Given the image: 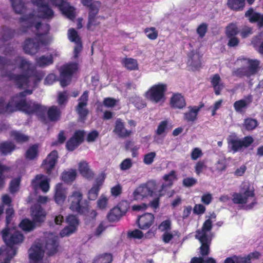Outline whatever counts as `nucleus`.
Returning <instances> with one entry per match:
<instances>
[{
	"mask_svg": "<svg viewBox=\"0 0 263 263\" xmlns=\"http://www.w3.org/2000/svg\"><path fill=\"white\" fill-rule=\"evenodd\" d=\"M156 156L155 152H150L145 154L143 158V162L146 165H150L153 162Z\"/></svg>",
	"mask_w": 263,
	"mask_h": 263,
	"instance_id": "64",
	"label": "nucleus"
},
{
	"mask_svg": "<svg viewBox=\"0 0 263 263\" xmlns=\"http://www.w3.org/2000/svg\"><path fill=\"white\" fill-rule=\"evenodd\" d=\"M105 180V175H102L97 177L91 188L88 192V198L90 200H95Z\"/></svg>",
	"mask_w": 263,
	"mask_h": 263,
	"instance_id": "19",
	"label": "nucleus"
},
{
	"mask_svg": "<svg viewBox=\"0 0 263 263\" xmlns=\"http://www.w3.org/2000/svg\"><path fill=\"white\" fill-rule=\"evenodd\" d=\"M167 85L165 83H158L152 86L145 93V97L154 103L164 102Z\"/></svg>",
	"mask_w": 263,
	"mask_h": 263,
	"instance_id": "3",
	"label": "nucleus"
},
{
	"mask_svg": "<svg viewBox=\"0 0 263 263\" xmlns=\"http://www.w3.org/2000/svg\"><path fill=\"white\" fill-rule=\"evenodd\" d=\"M80 144L74 140L72 138L70 137L66 143V148L69 152H72L76 149Z\"/></svg>",
	"mask_w": 263,
	"mask_h": 263,
	"instance_id": "58",
	"label": "nucleus"
},
{
	"mask_svg": "<svg viewBox=\"0 0 263 263\" xmlns=\"http://www.w3.org/2000/svg\"><path fill=\"white\" fill-rule=\"evenodd\" d=\"M44 251L38 245L32 246L29 250V257L31 263H39L43 257Z\"/></svg>",
	"mask_w": 263,
	"mask_h": 263,
	"instance_id": "23",
	"label": "nucleus"
},
{
	"mask_svg": "<svg viewBox=\"0 0 263 263\" xmlns=\"http://www.w3.org/2000/svg\"><path fill=\"white\" fill-rule=\"evenodd\" d=\"M258 125V122L256 119L251 118L245 119L243 123V126L247 130H252Z\"/></svg>",
	"mask_w": 263,
	"mask_h": 263,
	"instance_id": "53",
	"label": "nucleus"
},
{
	"mask_svg": "<svg viewBox=\"0 0 263 263\" xmlns=\"http://www.w3.org/2000/svg\"><path fill=\"white\" fill-rule=\"evenodd\" d=\"M10 169V167L3 165L0 162V188L3 187L5 183V177L3 176V173L9 171Z\"/></svg>",
	"mask_w": 263,
	"mask_h": 263,
	"instance_id": "60",
	"label": "nucleus"
},
{
	"mask_svg": "<svg viewBox=\"0 0 263 263\" xmlns=\"http://www.w3.org/2000/svg\"><path fill=\"white\" fill-rule=\"evenodd\" d=\"M12 65V60L4 57L0 55V71L1 76L3 78H7L10 81H14L15 79V74L12 70H8L7 68Z\"/></svg>",
	"mask_w": 263,
	"mask_h": 263,
	"instance_id": "13",
	"label": "nucleus"
},
{
	"mask_svg": "<svg viewBox=\"0 0 263 263\" xmlns=\"http://www.w3.org/2000/svg\"><path fill=\"white\" fill-rule=\"evenodd\" d=\"M38 156V145L33 144L30 146L25 153V157L28 160H33Z\"/></svg>",
	"mask_w": 263,
	"mask_h": 263,
	"instance_id": "50",
	"label": "nucleus"
},
{
	"mask_svg": "<svg viewBox=\"0 0 263 263\" xmlns=\"http://www.w3.org/2000/svg\"><path fill=\"white\" fill-rule=\"evenodd\" d=\"M85 132L83 130H77L71 137L74 140L80 144L84 141Z\"/></svg>",
	"mask_w": 263,
	"mask_h": 263,
	"instance_id": "59",
	"label": "nucleus"
},
{
	"mask_svg": "<svg viewBox=\"0 0 263 263\" xmlns=\"http://www.w3.org/2000/svg\"><path fill=\"white\" fill-rule=\"evenodd\" d=\"M189 59L187 64L192 67L193 70L199 69L201 67V56L194 50L191 51L187 54Z\"/></svg>",
	"mask_w": 263,
	"mask_h": 263,
	"instance_id": "26",
	"label": "nucleus"
},
{
	"mask_svg": "<svg viewBox=\"0 0 263 263\" xmlns=\"http://www.w3.org/2000/svg\"><path fill=\"white\" fill-rule=\"evenodd\" d=\"M122 64L127 70L132 71L138 69V64L136 59L131 58H125L122 59Z\"/></svg>",
	"mask_w": 263,
	"mask_h": 263,
	"instance_id": "41",
	"label": "nucleus"
},
{
	"mask_svg": "<svg viewBox=\"0 0 263 263\" xmlns=\"http://www.w3.org/2000/svg\"><path fill=\"white\" fill-rule=\"evenodd\" d=\"M36 63L40 67H44L53 63V57L51 54L49 56L42 55L36 59Z\"/></svg>",
	"mask_w": 263,
	"mask_h": 263,
	"instance_id": "43",
	"label": "nucleus"
},
{
	"mask_svg": "<svg viewBox=\"0 0 263 263\" xmlns=\"http://www.w3.org/2000/svg\"><path fill=\"white\" fill-rule=\"evenodd\" d=\"M67 196V192L62 183H58L55 187L54 199L55 202L60 205L63 204Z\"/></svg>",
	"mask_w": 263,
	"mask_h": 263,
	"instance_id": "28",
	"label": "nucleus"
},
{
	"mask_svg": "<svg viewBox=\"0 0 263 263\" xmlns=\"http://www.w3.org/2000/svg\"><path fill=\"white\" fill-rule=\"evenodd\" d=\"M34 15L32 13H30L29 14L24 15L19 18V22L20 23H26L27 24V28H29L32 26L33 24V18Z\"/></svg>",
	"mask_w": 263,
	"mask_h": 263,
	"instance_id": "54",
	"label": "nucleus"
},
{
	"mask_svg": "<svg viewBox=\"0 0 263 263\" xmlns=\"http://www.w3.org/2000/svg\"><path fill=\"white\" fill-rule=\"evenodd\" d=\"M221 78L218 74H215L211 78V84L214 88L216 95L218 96L220 94L224 86L223 83H220Z\"/></svg>",
	"mask_w": 263,
	"mask_h": 263,
	"instance_id": "35",
	"label": "nucleus"
},
{
	"mask_svg": "<svg viewBox=\"0 0 263 263\" xmlns=\"http://www.w3.org/2000/svg\"><path fill=\"white\" fill-rule=\"evenodd\" d=\"M125 213V212L121 211L120 207L115 206L109 211L107 215V219L111 222L118 221Z\"/></svg>",
	"mask_w": 263,
	"mask_h": 263,
	"instance_id": "33",
	"label": "nucleus"
},
{
	"mask_svg": "<svg viewBox=\"0 0 263 263\" xmlns=\"http://www.w3.org/2000/svg\"><path fill=\"white\" fill-rule=\"evenodd\" d=\"M15 111V105L13 106L11 101L6 104L4 98H0V115L12 113Z\"/></svg>",
	"mask_w": 263,
	"mask_h": 263,
	"instance_id": "37",
	"label": "nucleus"
},
{
	"mask_svg": "<svg viewBox=\"0 0 263 263\" xmlns=\"http://www.w3.org/2000/svg\"><path fill=\"white\" fill-rule=\"evenodd\" d=\"M77 176V172L75 170H70L68 171H64L61 175L62 180L65 183H70L74 181Z\"/></svg>",
	"mask_w": 263,
	"mask_h": 263,
	"instance_id": "48",
	"label": "nucleus"
},
{
	"mask_svg": "<svg viewBox=\"0 0 263 263\" xmlns=\"http://www.w3.org/2000/svg\"><path fill=\"white\" fill-rule=\"evenodd\" d=\"M101 3L99 1H95L90 6L88 12V20L87 24V28L89 30H93L92 27L97 26L100 24L98 20L101 17L98 16L99 9L101 7Z\"/></svg>",
	"mask_w": 263,
	"mask_h": 263,
	"instance_id": "10",
	"label": "nucleus"
},
{
	"mask_svg": "<svg viewBox=\"0 0 263 263\" xmlns=\"http://www.w3.org/2000/svg\"><path fill=\"white\" fill-rule=\"evenodd\" d=\"M212 221L210 218L206 219L203 222L201 230L196 231V237H204L206 238H211L208 234V232H210L212 229Z\"/></svg>",
	"mask_w": 263,
	"mask_h": 263,
	"instance_id": "31",
	"label": "nucleus"
},
{
	"mask_svg": "<svg viewBox=\"0 0 263 263\" xmlns=\"http://www.w3.org/2000/svg\"><path fill=\"white\" fill-rule=\"evenodd\" d=\"M113 133L122 139L129 137L133 134L132 130L126 128L125 122L121 118H118L115 121Z\"/></svg>",
	"mask_w": 263,
	"mask_h": 263,
	"instance_id": "14",
	"label": "nucleus"
},
{
	"mask_svg": "<svg viewBox=\"0 0 263 263\" xmlns=\"http://www.w3.org/2000/svg\"><path fill=\"white\" fill-rule=\"evenodd\" d=\"M16 148V145L11 141H4L0 143V152L3 155H7Z\"/></svg>",
	"mask_w": 263,
	"mask_h": 263,
	"instance_id": "39",
	"label": "nucleus"
},
{
	"mask_svg": "<svg viewBox=\"0 0 263 263\" xmlns=\"http://www.w3.org/2000/svg\"><path fill=\"white\" fill-rule=\"evenodd\" d=\"M239 32L237 26L234 23H230L226 29L227 37L236 36Z\"/></svg>",
	"mask_w": 263,
	"mask_h": 263,
	"instance_id": "52",
	"label": "nucleus"
},
{
	"mask_svg": "<svg viewBox=\"0 0 263 263\" xmlns=\"http://www.w3.org/2000/svg\"><path fill=\"white\" fill-rule=\"evenodd\" d=\"M10 135L17 143H23L27 142L29 136L16 130H12L10 132Z\"/></svg>",
	"mask_w": 263,
	"mask_h": 263,
	"instance_id": "45",
	"label": "nucleus"
},
{
	"mask_svg": "<svg viewBox=\"0 0 263 263\" xmlns=\"http://www.w3.org/2000/svg\"><path fill=\"white\" fill-rule=\"evenodd\" d=\"M3 239L9 250L14 249L13 246L22 243L24 240V235L15 229L6 228L2 231Z\"/></svg>",
	"mask_w": 263,
	"mask_h": 263,
	"instance_id": "6",
	"label": "nucleus"
},
{
	"mask_svg": "<svg viewBox=\"0 0 263 263\" xmlns=\"http://www.w3.org/2000/svg\"><path fill=\"white\" fill-rule=\"evenodd\" d=\"M20 228L25 232L32 231L35 227L34 221L28 218L23 219L19 224Z\"/></svg>",
	"mask_w": 263,
	"mask_h": 263,
	"instance_id": "49",
	"label": "nucleus"
},
{
	"mask_svg": "<svg viewBox=\"0 0 263 263\" xmlns=\"http://www.w3.org/2000/svg\"><path fill=\"white\" fill-rule=\"evenodd\" d=\"M238 61L241 62L242 66L232 71L233 76L239 78H250L256 74L259 69L260 62L257 60L242 58L238 59Z\"/></svg>",
	"mask_w": 263,
	"mask_h": 263,
	"instance_id": "1",
	"label": "nucleus"
},
{
	"mask_svg": "<svg viewBox=\"0 0 263 263\" xmlns=\"http://www.w3.org/2000/svg\"><path fill=\"white\" fill-rule=\"evenodd\" d=\"M245 5V0H228L227 2L228 8L235 11L243 10Z\"/></svg>",
	"mask_w": 263,
	"mask_h": 263,
	"instance_id": "38",
	"label": "nucleus"
},
{
	"mask_svg": "<svg viewBox=\"0 0 263 263\" xmlns=\"http://www.w3.org/2000/svg\"><path fill=\"white\" fill-rule=\"evenodd\" d=\"M113 260L112 255L110 253H104L97 256L92 263H111Z\"/></svg>",
	"mask_w": 263,
	"mask_h": 263,
	"instance_id": "47",
	"label": "nucleus"
},
{
	"mask_svg": "<svg viewBox=\"0 0 263 263\" xmlns=\"http://www.w3.org/2000/svg\"><path fill=\"white\" fill-rule=\"evenodd\" d=\"M37 11L40 17L42 18L50 20L54 16V11L47 3L37 7Z\"/></svg>",
	"mask_w": 263,
	"mask_h": 263,
	"instance_id": "29",
	"label": "nucleus"
},
{
	"mask_svg": "<svg viewBox=\"0 0 263 263\" xmlns=\"http://www.w3.org/2000/svg\"><path fill=\"white\" fill-rule=\"evenodd\" d=\"M170 105L174 109L184 108L186 106V101L184 96L180 93H173L170 99Z\"/></svg>",
	"mask_w": 263,
	"mask_h": 263,
	"instance_id": "25",
	"label": "nucleus"
},
{
	"mask_svg": "<svg viewBox=\"0 0 263 263\" xmlns=\"http://www.w3.org/2000/svg\"><path fill=\"white\" fill-rule=\"evenodd\" d=\"M15 31L7 27H3L2 29V37L3 40L7 41L13 37Z\"/></svg>",
	"mask_w": 263,
	"mask_h": 263,
	"instance_id": "51",
	"label": "nucleus"
},
{
	"mask_svg": "<svg viewBox=\"0 0 263 263\" xmlns=\"http://www.w3.org/2000/svg\"><path fill=\"white\" fill-rule=\"evenodd\" d=\"M148 183L142 184L138 186L133 193V197L135 200H141L148 196H152L154 192Z\"/></svg>",
	"mask_w": 263,
	"mask_h": 263,
	"instance_id": "20",
	"label": "nucleus"
},
{
	"mask_svg": "<svg viewBox=\"0 0 263 263\" xmlns=\"http://www.w3.org/2000/svg\"><path fill=\"white\" fill-rule=\"evenodd\" d=\"M40 48V43L33 39H26L23 45L24 52L28 54L34 55L36 53Z\"/></svg>",
	"mask_w": 263,
	"mask_h": 263,
	"instance_id": "21",
	"label": "nucleus"
},
{
	"mask_svg": "<svg viewBox=\"0 0 263 263\" xmlns=\"http://www.w3.org/2000/svg\"><path fill=\"white\" fill-rule=\"evenodd\" d=\"M11 66L14 67L11 70L13 72L15 68H18L23 73H30L34 68L30 61L21 56H17L12 60Z\"/></svg>",
	"mask_w": 263,
	"mask_h": 263,
	"instance_id": "11",
	"label": "nucleus"
},
{
	"mask_svg": "<svg viewBox=\"0 0 263 263\" xmlns=\"http://www.w3.org/2000/svg\"><path fill=\"white\" fill-rule=\"evenodd\" d=\"M15 109L22 111L27 115L35 114L39 117H43L47 111V108L37 102L26 99H20L15 101Z\"/></svg>",
	"mask_w": 263,
	"mask_h": 263,
	"instance_id": "2",
	"label": "nucleus"
},
{
	"mask_svg": "<svg viewBox=\"0 0 263 263\" xmlns=\"http://www.w3.org/2000/svg\"><path fill=\"white\" fill-rule=\"evenodd\" d=\"M154 215L149 213H146L138 216L137 224L138 227L143 230L148 229L154 223Z\"/></svg>",
	"mask_w": 263,
	"mask_h": 263,
	"instance_id": "18",
	"label": "nucleus"
},
{
	"mask_svg": "<svg viewBox=\"0 0 263 263\" xmlns=\"http://www.w3.org/2000/svg\"><path fill=\"white\" fill-rule=\"evenodd\" d=\"M69 209L73 212L83 214L87 209L88 204L83 200V194L80 191H74L68 198Z\"/></svg>",
	"mask_w": 263,
	"mask_h": 263,
	"instance_id": "8",
	"label": "nucleus"
},
{
	"mask_svg": "<svg viewBox=\"0 0 263 263\" xmlns=\"http://www.w3.org/2000/svg\"><path fill=\"white\" fill-rule=\"evenodd\" d=\"M206 168L205 162L203 160H200L196 163L195 166V172L197 175H199Z\"/></svg>",
	"mask_w": 263,
	"mask_h": 263,
	"instance_id": "63",
	"label": "nucleus"
},
{
	"mask_svg": "<svg viewBox=\"0 0 263 263\" xmlns=\"http://www.w3.org/2000/svg\"><path fill=\"white\" fill-rule=\"evenodd\" d=\"M232 196V200L234 204H246L249 197H255L254 190H250V187L248 186L244 191L241 190L240 193H234Z\"/></svg>",
	"mask_w": 263,
	"mask_h": 263,
	"instance_id": "16",
	"label": "nucleus"
},
{
	"mask_svg": "<svg viewBox=\"0 0 263 263\" xmlns=\"http://www.w3.org/2000/svg\"><path fill=\"white\" fill-rule=\"evenodd\" d=\"M78 70V64L70 62L62 65L60 69V82L62 87L68 85L74 73Z\"/></svg>",
	"mask_w": 263,
	"mask_h": 263,
	"instance_id": "5",
	"label": "nucleus"
},
{
	"mask_svg": "<svg viewBox=\"0 0 263 263\" xmlns=\"http://www.w3.org/2000/svg\"><path fill=\"white\" fill-rule=\"evenodd\" d=\"M14 81L17 87L22 89L25 87H28L30 78L33 79V84L36 85L44 77V72L42 71L36 70L34 68L30 73L17 74Z\"/></svg>",
	"mask_w": 263,
	"mask_h": 263,
	"instance_id": "4",
	"label": "nucleus"
},
{
	"mask_svg": "<svg viewBox=\"0 0 263 263\" xmlns=\"http://www.w3.org/2000/svg\"><path fill=\"white\" fill-rule=\"evenodd\" d=\"M89 98V91L85 90L78 99V104L76 106V111L79 116L81 121L86 120L89 114V110L86 108L88 105Z\"/></svg>",
	"mask_w": 263,
	"mask_h": 263,
	"instance_id": "9",
	"label": "nucleus"
},
{
	"mask_svg": "<svg viewBox=\"0 0 263 263\" xmlns=\"http://www.w3.org/2000/svg\"><path fill=\"white\" fill-rule=\"evenodd\" d=\"M21 183V178L19 177L13 179L10 183L9 186L10 192L14 194L17 192L19 190V186Z\"/></svg>",
	"mask_w": 263,
	"mask_h": 263,
	"instance_id": "56",
	"label": "nucleus"
},
{
	"mask_svg": "<svg viewBox=\"0 0 263 263\" xmlns=\"http://www.w3.org/2000/svg\"><path fill=\"white\" fill-rule=\"evenodd\" d=\"M35 28L37 31L36 35L39 37L47 35L50 29V26L49 24H45L44 25H42L41 22H37L35 24Z\"/></svg>",
	"mask_w": 263,
	"mask_h": 263,
	"instance_id": "46",
	"label": "nucleus"
},
{
	"mask_svg": "<svg viewBox=\"0 0 263 263\" xmlns=\"http://www.w3.org/2000/svg\"><path fill=\"white\" fill-rule=\"evenodd\" d=\"M68 226L65 227L60 232L62 237L69 236L73 233L77 229L79 224V220L76 216L73 215H68L66 219Z\"/></svg>",
	"mask_w": 263,
	"mask_h": 263,
	"instance_id": "17",
	"label": "nucleus"
},
{
	"mask_svg": "<svg viewBox=\"0 0 263 263\" xmlns=\"http://www.w3.org/2000/svg\"><path fill=\"white\" fill-rule=\"evenodd\" d=\"M164 181L167 182V183H163L161 186L159 192H162L166 187H171L173 184V181L176 179L175 171H171L168 174H165L163 177Z\"/></svg>",
	"mask_w": 263,
	"mask_h": 263,
	"instance_id": "40",
	"label": "nucleus"
},
{
	"mask_svg": "<svg viewBox=\"0 0 263 263\" xmlns=\"http://www.w3.org/2000/svg\"><path fill=\"white\" fill-rule=\"evenodd\" d=\"M245 16L249 18L250 23H257L259 28H263V14L255 12L252 8H250L245 12Z\"/></svg>",
	"mask_w": 263,
	"mask_h": 263,
	"instance_id": "27",
	"label": "nucleus"
},
{
	"mask_svg": "<svg viewBox=\"0 0 263 263\" xmlns=\"http://www.w3.org/2000/svg\"><path fill=\"white\" fill-rule=\"evenodd\" d=\"M79 171L81 175L88 179H91L94 176L93 173L89 168L86 161H82L79 164Z\"/></svg>",
	"mask_w": 263,
	"mask_h": 263,
	"instance_id": "34",
	"label": "nucleus"
},
{
	"mask_svg": "<svg viewBox=\"0 0 263 263\" xmlns=\"http://www.w3.org/2000/svg\"><path fill=\"white\" fill-rule=\"evenodd\" d=\"M158 229L164 233L169 232L172 229V223L170 219H166L160 223L158 226Z\"/></svg>",
	"mask_w": 263,
	"mask_h": 263,
	"instance_id": "57",
	"label": "nucleus"
},
{
	"mask_svg": "<svg viewBox=\"0 0 263 263\" xmlns=\"http://www.w3.org/2000/svg\"><path fill=\"white\" fill-rule=\"evenodd\" d=\"M47 114L50 121L55 122L60 120L61 111L58 106L53 105L48 108Z\"/></svg>",
	"mask_w": 263,
	"mask_h": 263,
	"instance_id": "36",
	"label": "nucleus"
},
{
	"mask_svg": "<svg viewBox=\"0 0 263 263\" xmlns=\"http://www.w3.org/2000/svg\"><path fill=\"white\" fill-rule=\"evenodd\" d=\"M68 35L69 40L72 42L76 43L81 41L77 31L73 28H71L68 30Z\"/></svg>",
	"mask_w": 263,
	"mask_h": 263,
	"instance_id": "61",
	"label": "nucleus"
},
{
	"mask_svg": "<svg viewBox=\"0 0 263 263\" xmlns=\"http://www.w3.org/2000/svg\"><path fill=\"white\" fill-rule=\"evenodd\" d=\"M204 106V104L201 102L199 106H190L189 111L184 113L183 119L187 122H193L197 119V116L200 110Z\"/></svg>",
	"mask_w": 263,
	"mask_h": 263,
	"instance_id": "22",
	"label": "nucleus"
},
{
	"mask_svg": "<svg viewBox=\"0 0 263 263\" xmlns=\"http://www.w3.org/2000/svg\"><path fill=\"white\" fill-rule=\"evenodd\" d=\"M253 142L252 137L248 136L240 139L236 136H229L227 138L228 149L233 154L240 151L242 147H248Z\"/></svg>",
	"mask_w": 263,
	"mask_h": 263,
	"instance_id": "7",
	"label": "nucleus"
},
{
	"mask_svg": "<svg viewBox=\"0 0 263 263\" xmlns=\"http://www.w3.org/2000/svg\"><path fill=\"white\" fill-rule=\"evenodd\" d=\"M10 2L15 13L22 14L25 12L26 7L22 0H10Z\"/></svg>",
	"mask_w": 263,
	"mask_h": 263,
	"instance_id": "42",
	"label": "nucleus"
},
{
	"mask_svg": "<svg viewBox=\"0 0 263 263\" xmlns=\"http://www.w3.org/2000/svg\"><path fill=\"white\" fill-rule=\"evenodd\" d=\"M45 179H42V180L40 181L39 188H40L43 192L46 193L49 191L50 188V179L45 176Z\"/></svg>",
	"mask_w": 263,
	"mask_h": 263,
	"instance_id": "62",
	"label": "nucleus"
},
{
	"mask_svg": "<svg viewBox=\"0 0 263 263\" xmlns=\"http://www.w3.org/2000/svg\"><path fill=\"white\" fill-rule=\"evenodd\" d=\"M33 221L34 222H42L44 221L46 214H45L43 209L39 207L32 212Z\"/></svg>",
	"mask_w": 263,
	"mask_h": 263,
	"instance_id": "44",
	"label": "nucleus"
},
{
	"mask_svg": "<svg viewBox=\"0 0 263 263\" xmlns=\"http://www.w3.org/2000/svg\"><path fill=\"white\" fill-rule=\"evenodd\" d=\"M252 102V96L250 95L245 99H240L235 101L233 104V107L236 112L243 114Z\"/></svg>",
	"mask_w": 263,
	"mask_h": 263,
	"instance_id": "24",
	"label": "nucleus"
},
{
	"mask_svg": "<svg viewBox=\"0 0 263 263\" xmlns=\"http://www.w3.org/2000/svg\"><path fill=\"white\" fill-rule=\"evenodd\" d=\"M58 247L59 241L57 238L52 237L47 240L45 249L48 255L52 256L56 254L58 251Z\"/></svg>",
	"mask_w": 263,
	"mask_h": 263,
	"instance_id": "30",
	"label": "nucleus"
},
{
	"mask_svg": "<svg viewBox=\"0 0 263 263\" xmlns=\"http://www.w3.org/2000/svg\"><path fill=\"white\" fill-rule=\"evenodd\" d=\"M198 239L201 245L200 247V253L203 257L208 256L210 253V246L211 243V238H206L204 237H196Z\"/></svg>",
	"mask_w": 263,
	"mask_h": 263,
	"instance_id": "32",
	"label": "nucleus"
},
{
	"mask_svg": "<svg viewBox=\"0 0 263 263\" xmlns=\"http://www.w3.org/2000/svg\"><path fill=\"white\" fill-rule=\"evenodd\" d=\"M53 5L58 7L62 13L70 20L75 18V9L64 0H50Z\"/></svg>",
	"mask_w": 263,
	"mask_h": 263,
	"instance_id": "15",
	"label": "nucleus"
},
{
	"mask_svg": "<svg viewBox=\"0 0 263 263\" xmlns=\"http://www.w3.org/2000/svg\"><path fill=\"white\" fill-rule=\"evenodd\" d=\"M144 33L147 37L151 40H156L158 36V32L155 27H147L144 29Z\"/></svg>",
	"mask_w": 263,
	"mask_h": 263,
	"instance_id": "55",
	"label": "nucleus"
},
{
	"mask_svg": "<svg viewBox=\"0 0 263 263\" xmlns=\"http://www.w3.org/2000/svg\"><path fill=\"white\" fill-rule=\"evenodd\" d=\"M58 153L56 150L51 151L43 160L41 167L44 169L45 173L50 176L57 163Z\"/></svg>",
	"mask_w": 263,
	"mask_h": 263,
	"instance_id": "12",
	"label": "nucleus"
}]
</instances>
